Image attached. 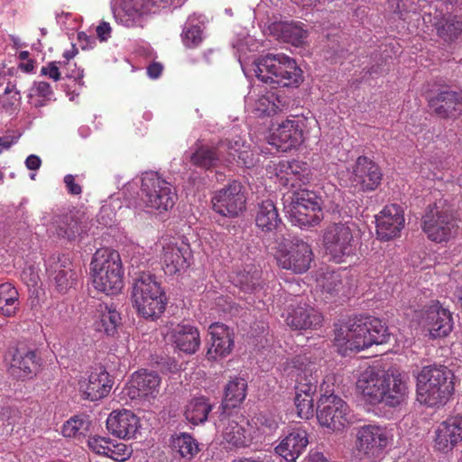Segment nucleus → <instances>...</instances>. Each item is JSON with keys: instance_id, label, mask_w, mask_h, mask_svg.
I'll list each match as a JSON object with an SVG mask.
<instances>
[{"instance_id": "obj_1", "label": "nucleus", "mask_w": 462, "mask_h": 462, "mask_svg": "<svg viewBox=\"0 0 462 462\" xmlns=\"http://www.w3.org/2000/svg\"><path fill=\"white\" fill-rule=\"evenodd\" d=\"M356 387L371 404L384 403L390 407L402 404L408 396L405 376L396 369L382 370L368 366L359 375Z\"/></svg>"}, {"instance_id": "obj_2", "label": "nucleus", "mask_w": 462, "mask_h": 462, "mask_svg": "<svg viewBox=\"0 0 462 462\" xmlns=\"http://www.w3.org/2000/svg\"><path fill=\"white\" fill-rule=\"evenodd\" d=\"M388 328L380 319L372 316H355L335 332V343L346 350L361 351L373 345L388 342Z\"/></svg>"}, {"instance_id": "obj_3", "label": "nucleus", "mask_w": 462, "mask_h": 462, "mask_svg": "<svg viewBox=\"0 0 462 462\" xmlns=\"http://www.w3.org/2000/svg\"><path fill=\"white\" fill-rule=\"evenodd\" d=\"M455 375L445 365H427L417 375L416 393L420 403L428 407L444 406L454 394Z\"/></svg>"}, {"instance_id": "obj_4", "label": "nucleus", "mask_w": 462, "mask_h": 462, "mask_svg": "<svg viewBox=\"0 0 462 462\" xmlns=\"http://www.w3.org/2000/svg\"><path fill=\"white\" fill-rule=\"evenodd\" d=\"M93 287L106 295H117L124 287L125 270L116 250L100 248L96 251L90 263Z\"/></svg>"}, {"instance_id": "obj_5", "label": "nucleus", "mask_w": 462, "mask_h": 462, "mask_svg": "<svg viewBox=\"0 0 462 462\" xmlns=\"http://www.w3.org/2000/svg\"><path fill=\"white\" fill-rule=\"evenodd\" d=\"M254 72L261 81L279 87H298L303 80L296 61L282 53H269L258 59Z\"/></svg>"}, {"instance_id": "obj_6", "label": "nucleus", "mask_w": 462, "mask_h": 462, "mask_svg": "<svg viewBox=\"0 0 462 462\" xmlns=\"http://www.w3.org/2000/svg\"><path fill=\"white\" fill-rule=\"evenodd\" d=\"M288 375L295 381V406L298 416L309 419L313 414V394L317 389L315 365L304 356H296L291 362Z\"/></svg>"}, {"instance_id": "obj_7", "label": "nucleus", "mask_w": 462, "mask_h": 462, "mask_svg": "<svg viewBox=\"0 0 462 462\" xmlns=\"http://www.w3.org/2000/svg\"><path fill=\"white\" fill-rule=\"evenodd\" d=\"M422 229L436 243L449 240L457 228L458 213L453 204L429 205L422 217Z\"/></svg>"}, {"instance_id": "obj_8", "label": "nucleus", "mask_w": 462, "mask_h": 462, "mask_svg": "<svg viewBox=\"0 0 462 462\" xmlns=\"http://www.w3.org/2000/svg\"><path fill=\"white\" fill-rule=\"evenodd\" d=\"M349 414V406L342 398L324 390L317 411V419L322 427L331 431L342 430L350 422Z\"/></svg>"}, {"instance_id": "obj_9", "label": "nucleus", "mask_w": 462, "mask_h": 462, "mask_svg": "<svg viewBox=\"0 0 462 462\" xmlns=\"http://www.w3.org/2000/svg\"><path fill=\"white\" fill-rule=\"evenodd\" d=\"M313 256L311 246L299 238L280 245L275 254L278 265L294 273L307 272L310 268Z\"/></svg>"}, {"instance_id": "obj_10", "label": "nucleus", "mask_w": 462, "mask_h": 462, "mask_svg": "<svg viewBox=\"0 0 462 462\" xmlns=\"http://www.w3.org/2000/svg\"><path fill=\"white\" fill-rule=\"evenodd\" d=\"M388 445L386 430L375 424H366L356 429L355 448L360 458L377 460Z\"/></svg>"}, {"instance_id": "obj_11", "label": "nucleus", "mask_w": 462, "mask_h": 462, "mask_svg": "<svg viewBox=\"0 0 462 462\" xmlns=\"http://www.w3.org/2000/svg\"><path fill=\"white\" fill-rule=\"evenodd\" d=\"M325 252L336 263L343 262L355 250V239L352 230L346 224L337 223L328 226L323 234Z\"/></svg>"}, {"instance_id": "obj_12", "label": "nucleus", "mask_w": 462, "mask_h": 462, "mask_svg": "<svg viewBox=\"0 0 462 462\" xmlns=\"http://www.w3.org/2000/svg\"><path fill=\"white\" fill-rule=\"evenodd\" d=\"M420 324L431 338L445 337L453 329V318L448 309L439 300H432L420 310Z\"/></svg>"}, {"instance_id": "obj_13", "label": "nucleus", "mask_w": 462, "mask_h": 462, "mask_svg": "<svg viewBox=\"0 0 462 462\" xmlns=\"http://www.w3.org/2000/svg\"><path fill=\"white\" fill-rule=\"evenodd\" d=\"M232 150L237 152L232 142L229 140L221 141L216 146L208 144H197L195 151L190 155V162L199 168L210 170L235 159L236 154Z\"/></svg>"}, {"instance_id": "obj_14", "label": "nucleus", "mask_w": 462, "mask_h": 462, "mask_svg": "<svg viewBox=\"0 0 462 462\" xmlns=\"http://www.w3.org/2000/svg\"><path fill=\"white\" fill-rule=\"evenodd\" d=\"M248 420L237 411H224L219 419L223 439L231 447L244 448L252 441Z\"/></svg>"}, {"instance_id": "obj_15", "label": "nucleus", "mask_w": 462, "mask_h": 462, "mask_svg": "<svg viewBox=\"0 0 462 462\" xmlns=\"http://www.w3.org/2000/svg\"><path fill=\"white\" fill-rule=\"evenodd\" d=\"M6 359L9 372L19 378H32L41 366V358L37 352L25 346L10 348Z\"/></svg>"}, {"instance_id": "obj_16", "label": "nucleus", "mask_w": 462, "mask_h": 462, "mask_svg": "<svg viewBox=\"0 0 462 462\" xmlns=\"http://www.w3.org/2000/svg\"><path fill=\"white\" fill-rule=\"evenodd\" d=\"M375 222L378 238L392 240L400 236L404 226V210L400 204H386L375 216Z\"/></svg>"}, {"instance_id": "obj_17", "label": "nucleus", "mask_w": 462, "mask_h": 462, "mask_svg": "<svg viewBox=\"0 0 462 462\" xmlns=\"http://www.w3.org/2000/svg\"><path fill=\"white\" fill-rule=\"evenodd\" d=\"M462 441V416H451L441 421L434 431L433 448L444 454L451 452Z\"/></svg>"}, {"instance_id": "obj_18", "label": "nucleus", "mask_w": 462, "mask_h": 462, "mask_svg": "<svg viewBox=\"0 0 462 462\" xmlns=\"http://www.w3.org/2000/svg\"><path fill=\"white\" fill-rule=\"evenodd\" d=\"M113 380L104 367H96L79 381V390L85 400L98 401L111 391Z\"/></svg>"}, {"instance_id": "obj_19", "label": "nucleus", "mask_w": 462, "mask_h": 462, "mask_svg": "<svg viewBox=\"0 0 462 462\" xmlns=\"http://www.w3.org/2000/svg\"><path fill=\"white\" fill-rule=\"evenodd\" d=\"M285 321L293 330L317 329L322 325L323 316L309 303L300 301L287 308Z\"/></svg>"}, {"instance_id": "obj_20", "label": "nucleus", "mask_w": 462, "mask_h": 462, "mask_svg": "<svg viewBox=\"0 0 462 462\" xmlns=\"http://www.w3.org/2000/svg\"><path fill=\"white\" fill-rule=\"evenodd\" d=\"M383 173L374 161L366 156H359L353 167L351 181L362 191H373L381 184Z\"/></svg>"}, {"instance_id": "obj_21", "label": "nucleus", "mask_w": 462, "mask_h": 462, "mask_svg": "<svg viewBox=\"0 0 462 462\" xmlns=\"http://www.w3.org/2000/svg\"><path fill=\"white\" fill-rule=\"evenodd\" d=\"M245 103L250 112L257 117L273 116L287 110L290 106L286 97L273 92L257 97L249 93Z\"/></svg>"}, {"instance_id": "obj_22", "label": "nucleus", "mask_w": 462, "mask_h": 462, "mask_svg": "<svg viewBox=\"0 0 462 462\" xmlns=\"http://www.w3.org/2000/svg\"><path fill=\"white\" fill-rule=\"evenodd\" d=\"M303 142L301 122L287 119L282 122L271 134L270 143L278 150L287 152L298 147Z\"/></svg>"}, {"instance_id": "obj_23", "label": "nucleus", "mask_w": 462, "mask_h": 462, "mask_svg": "<svg viewBox=\"0 0 462 462\" xmlns=\"http://www.w3.org/2000/svg\"><path fill=\"white\" fill-rule=\"evenodd\" d=\"M430 108L440 118H453L462 113V93L450 89L438 92L428 100Z\"/></svg>"}, {"instance_id": "obj_24", "label": "nucleus", "mask_w": 462, "mask_h": 462, "mask_svg": "<svg viewBox=\"0 0 462 462\" xmlns=\"http://www.w3.org/2000/svg\"><path fill=\"white\" fill-rule=\"evenodd\" d=\"M139 418L131 411H113L106 420V428L119 439H132L139 433Z\"/></svg>"}, {"instance_id": "obj_25", "label": "nucleus", "mask_w": 462, "mask_h": 462, "mask_svg": "<svg viewBox=\"0 0 462 462\" xmlns=\"http://www.w3.org/2000/svg\"><path fill=\"white\" fill-rule=\"evenodd\" d=\"M211 344L207 351L208 360H217L229 355L234 346V334L225 324L220 322L213 323L208 328Z\"/></svg>"}, {"instance_id": "obj_26", "label": "nucleus", "mask_w": 462, "mask_h": 462, "mask_svg": "<svg viewBox=\"0 0 462 462\" xmlns=\"http://www.w3.org/2000/svg\"><path fill=\"white\" fill-rule=\"evenodd\" d=\"M46 271L49 276L54 280L60 291L70 288L77 279V273L72 268V263L64 255L62 257H50L46 261Z\"/></svg>"}, {"instance_id": "obj_27", "label": "nucleus", "mask_w": 462, "mask_h": 462, "mask_svg": "<svg viewBox=\"0 0 462 462\" xmlns=\"http://www.w3.org/2000/svg\"><path fill=\"white\" fill-rule=\"evenodd\" d=\"M309 444L308 433L298 428L289 433L274 448L275 453L286 462H296Z\"/></svg>"}, {"instance_id": "obj_28", "label": "nucleus", "mask_w": 462, "mask_h": 462, "mask_svg": "<svg viewBox=\"0 0 462 462\" xmlns=\"http://www.w3.org/2000/svg\"><path fill=\"white\" fill-rule=\"evenodd\" d=\"M283 209L293 225H318L324 217L319 204H283Z\"/></svg>"}, {"instance_id": "obj_29", "label": "nucleus", "mask_w": 462, "mask_h": 462, "mask_svg": "<svg viewBox=\"0 0 462 462\" xmlns=\"http://www.w3.org/2000/svg\"><path fill=\"white\" fill-rule=\"evenodd\" d=\"M171 338L176 348L188 354H195L201 344L197 327L189 324H178L171 332Z\"/></svg>"}, {"instance_id": "obj_30", "label": "nucleus", "mask_w": 462, "mask_h": 462, "mask_svg": "<svg viewBox=\"0 0 462 462\" xmlns=\"http://www.w3.org/2000/svg\"><path fill=\"white\" fill-rule=\"evenodd\" d=\"M144 0H123L122 10L114 12L117 23L125 27H143L144 21Z\"/></svg>"}, {"instance_id": "obj_31", "label": "nucleus", "mask_w": 462, "mask_h": 462, "mask_svg": "<svg viewBox=\"0 0 462 462\" xmlns=\"http://www.w3.org/2000/svg\"><path fill=\"white\" fill-rule=\"evenodd\" d=\"M120 320V314L112 304H98L94 322L97 331L103 332L107 336H114L116 333Z\"/></svg>"}, {"instance_id": "obj_32", "label": "nucleus", "mask_w": 462, "mask_h": 462, "mask_svg": "<svg viewBox=\"0 0 462 462\" xmlns=\"http://www.w3.org/2000/svg\"><path fill=\"white\" fill-rule=\"evenodd\" d=\"M162 246V269L168 275L177 273L181 268L186 266V258L183 253V247L176 243L165 239Z\"/></svg>"}, {"instance_id": "obj_33", "label": "nucleus", "mask_w": 462, "mask_h": 462, "mask_svg": "<svg viewBox=\"0 0 462 462\" xmlns=\"http://www.w3.org/2000/svg\"><path fill=\"white\" fill-rule=\"evenodd\" d=\"M166 296L161 286L149 278L146 282V319L152 320L160 318L165 310Z\"/></svg>"}, {"instance_id": "obj_34", "label": "nucleus", "mask_w": 462, "mask_h": 462, "mask_svg": "<svg viewBox=\"0 0 462 462\" xmlns=\"http://www.w3.org/2000/svg\"><path fill=\"white\" fill-rule=\"evenodd\" d=\"M55 231L59 236L66 237L69 240L75 239L86 232V224L75 214H69L62 217H57L53 222Z\"/></svg>"}, {"instance_id": "obj_35", "label": "nucleus", "mask_w": 462, "mask_h": 462, "mask_svg": "<svg viewBox=\"0 0 462 462\" xmlns=\"http://www.w3.org/2000/svg\"><path fill=\"white\" fill-rule=\"evenodd\" d=\"M129 274L133 278V284L130 294V301L133 309L141 317L144 316V278L143 271L138 267H134V263L129 271Z\"/></svg>"}, {"instance_id": "obj_36", "label": "nucleus", "mask_w": 462, "mask_h": 462, "mask_svg": "<svg viewBox=\"0 0 462 462\" xmlns=\"http://www.w3.org/2000/svg\"><path fill=\"white\" fill-rule=\"evenodd\" d=\"M275 31L279 32V37L285 42L294 46L301 45L308 36V31L300 22H285L274 25Z\"/></svg>"}, {"instance_id": "obj_37", "label": "nucleus", "mask_w": 462, "mask_h": 462, "mask_svg": "<svg viewBox=\"0 0 462 462\" xmlns=\"http://www.w3.org/2000/svg\"><path fill=\"white\" fill-rule=\"evenodd\" d=\"M124 394L130 401V405L141 410L144 401V372L139 370L134 372L126 386L124 388Z\"/></svg>"}, {"instance_id": "obj_38", "label": "nucleus", "mask_w": 462, "mask_h": 462, "mask_svg": "<svg viewBox=\"0 0 462 462\" xmlns=\"http://www.w3.org/2000/svg\"><path fill=\"white\" fill-rule=\"evenodd\" d=\"M212 405L204 396L191 399L186 406L184 415L188 421L193 425L204 423L208 420Z\"/></svg>"}, {"instance_id": "obj_39", "label": "nucleus", "mask_w": 462, "mask_h": 462, "mask_svg": "<svg viewBox=\"0 0 462 462\" xmlns=\"http://www.w3.org/2000/svg\"><path fill=\"white\" fill-rule=\"evenodd\" d=\"M246 188L238 180L229 181L224 188L217 190L211 202H246Z\"/></svg>"}, {"instance_id": "obj_40", "label": "nucleus", "mask_w": 462, "mask_h": 462, "mask_svg": "<svg viewBox=\"0 0 462 462\" xmlns=\"http://www.w3.org/2000/svg\"><path fill=\"white\" fill-rule=\"evenodd\" d=\"M246 382L243 378H235L229 381L225 388L222 402L224 411L229 407L235 408L242 402L246 396Z\"/></svg>"}, {"instance_id": "obj_41", "label": "nucleus", "mask_w": 462, "mask_h": 462, "mask_svg": "<svg viewBox=\"0 0 462 462\" xmlns=\"http://www.w3.org/2000/svg\"><path fill=\"white\" fill-rule=\"evenodd\" d=\"M255 222L257 226L264 232H272L281 228V218L279 217L275 204H260Z\"/></svg>"}, {"instance_id": "obj_42", "label": "nucleus", "mask_w": 462, "mask_h": 462, "mask_svg": "<svg viewBox=\"0 0 462 462\" xmlns=\"http://www.w3.org/2000/svg\"><path fill=\"white\" fill-rule=\"evenodd\" d=\"M19 307V293L10 282L0 284V314L5 317L14 316Z\"/></svg>"}, {"instance_id": "obj_43", "label": "nucleus", "mask_w": 462, "mask_h": 462, "mask_svg": "<svg viewBox=\"0 0 462 462\" xmlns=\"http://www.w3.org/2000/svg\"><path fill=\"white\" fill-rule=\"evenodd\" d=\"M261 273L258 266L247 264L236 273L233 278L234 283L245 291H253L260 284Z\"/></svg>"}, {"instance_id": "obj_44", "label": "nucleus", "mask_w": 462, "mask_h": 462, "mask_svg": "<svg viewBox=\"0 0 462 462\" xmlns=\"http://www.w3.org/2000/svg\"><path fill=\"white\" fill-rule=\"evenodd\" d=\"M89 420L85 415H75L66 420L61 427V434L67 439L85 438L89 430Z\"/></svg>"}, {"instance_id": "obj_45", "label": "nucleus", "mask_w": 462, "mask_h": 462, "mask_svg": "<svg viewBox=\"0 0 462 462\" xmlns=\"http://www.w3.org/2000/svg\"><path fill=\"white\" fill-rule=\"evenodd\" d=\"M152 189L146 192L149 198V202H173L176 199L177 194L175 189L165 181L157 178L156 180H150Z\"/></svg>"}, {"instance_id": "obj_46", "label": "nucleus", "mask_w": 462, "mask_h": 462, "mask_svg": "<svg viewBox=\"0 0 462 462\" xmlns=\"http://www.w3.org/2000/svg\"><path fill=\"white\" fill-rule=\"evenodd\" d=\"M171 447L184 458H192L199 451V444L189 433H180L171 438Z\"/></svg>"}, {"instance_id": "obj_47", "label": "nucleus", "mask_w": 462, "mask_h": 462, "mask_svg": "<svg viewBox=\"0 0 462 462\" xmlns=\"http://www.w3.org/2000/svg\"><path fill=\"white\" fill-rule=\"evenodd\" d=\"M88 446L97 454L104 455L112 459H122L124 457L115 453L114 442L107 438L95 436L88 439Z\"/></svg>"}, {"instance_id": "obj_48", "label": "nucleus", "mask_w": 462, "mask_h": 462, "mask_svg": "<svg viewBox=\"0 0 462 462\" xmlns=\"http://www.w3.org/2000/svg\"><path fill=\"white\" fill-rule=\"evenodd\" d=\"M307 170L306 163L300 161H281L275 166V172L277 176L285 175L286 180H289L288 176L300 175Z\"/></svg>"}, {"instance_id": "obj_49", "label": "nucleus", "mask_w": 462, "mask_h": 462, "mask_svg": "<svg viewBox=\"0 0 462 462\" xmlns=\"http://www.w3.org/2000/svg\"><path fill=\"white\" fill-rule=\"evenodd\" d=\"M181 38L187 48H196L203 41L202 30L199 25L186 26L182 31Z\"/></svg>"}, {"instance_id": "obj_50", "label": "nucleus", "mask_w": 462, "mask_h": 462, "mask_svg": "<svg viewBox=\"0 0 462 462\" xmlns=\"http://www.w3.org/2000/svg\"><path fill=\"white\" fill-rule=\"evenodd\" d=\"M317 195L307 189H295L283 195V202H317Z\"/></svg>"}, {"instance_id": "obj_51", "label": "nucleus", "mask_w": 462, "mask_h": 462, "mask_svg": "<svg viewBox=\"0 0 462 462\" xmlns=\"http://www.w3.org/2000/svg\"><path fill=\"white\" fill-rule=\"evenodd\" d=\"M322 289L328 294H337L343 286L341 275L337 272L327 273L322 277Z\"/></svg>"}, {"instance_id": "obj_52", "label": "nucleus", "mask_w": 462, "mask_h": 462, "mask_svg": "<svg viewBox=\"0 0 462 462\" xmlns=\"http://www.w3.org/2000/svg\"><path fill=\"white\" fill-rule=\"evenodd\" d=\"M144 183V177L138 176L133 179L131 181L127 182L122 190L124 195V199L126 201H131L136 199L139 196L140 192L143 191V186Z\"/></svg>"}, {"instance_id": "obj_53", "label": "nucleus", "mask_w": 462, "mask_h": 462, "mask_svg": "<svg viewBox=\"0 0 462 462\" xmlns=\"http://www.w3.org/2000/svg\"><path fill=\"white\" fill-rule=\"evenodd\" d=\"M212 208L216 213L226 217H236L245 209V204H212Z\"/></svg>"}, {"instance_id": "obj_54", "label": "nucleus", "mask_w": 462, "mask_h": 462, "mask_svg": "<svg viewBox=\"0 0 462 462\" xmlns=\"http://www.w3.org/2000/svg\"><path fill=\"white\" fill-rule=\"evenodd\" d=\"M33 96L43 97L45 100H52L53 91L48 82L35 81L30 89L29 97Z\"/></svg>"}, {"instance_id": "obj_55", "label": "nucleus", "mask_w": 462, "mask_h": 462, "mask_svg": "<svg viewBox=\"0 0 462 462\" xmlns=\"http://www.w3.org/2000/svg\"><path fill=\"white\" fill-rule=\"evenodd\" d=\"M255 424L259 430L264 434H271L278 428V422L272 415L259 414L256 417Z\"/></svg>"}, {"instance_id": "obj_56", "label": "nucleus", "mask_w": 462, "mask_h": 462, "mask_svg": "<svg viewBox=\"0 0 462 462\" xmlns=\"http://www.w3.org/2000/svg\"><path fill=\"white\" fill-rule=\"evenodd\" d=\"M161 378L156 373H146V398H155L160 391Z\"/></svg>"}, {"instance_id": "obj_57", "label": "nucleus", "mask_w": 462, "mask_h": 462, "mask_svg": "<svg viewBox=\"0 0 462 462\" xmlns=\"http://www.w3.org/2000/svg\"><path fill=\"white\" fill-rule=\"evenodd\" d=\"M58 64H61V61H51L46 66H42L41 69V75L46 76L49 79L58 81L60 79V71Z\"/></svg>"}, {"instance_id": "obj_58", "label": "nucleus", "mask_w": 462, "mask_h": 462, "mask_svg": "<svg viewBox=\"0 0 462 462\" xmlns=\"http://www.w3.org/2000/svg\"><path fill=\"white\" fill-rule=\"evenodd\" d=\"M18 418V411L10 407L3 409L0 413V423L2 426H12L15 424Z\"/></svg>"}, {"instance_id": "obj_59", "label": "nucleus", "mask_w": 462, "mask_h": 462, "mask_svg": "<svg viewBox=\"0 0 462 462\" xmlns=\"http://www.w3.org/2000/svg\"><path fill=\"white\" fill-rule=\"evenodd\" d=\"M114 214L109 206H102L99 214L97 215V222L103 226H109L113 221Z\"/></svg>"}, {"instance_id": "obj_60", "label": "nucleus", "mask_w": 462, "mask_h": 462, "mask_svg": "<svg viewBox=\"0 0 462 462\" xmlns=\"http://www.w3.org/2000/svg\"><path fill=\"white\" fill-rule=\"evenodd\" d=\"M64 183L68 192L71 195H79L82 192L81 186L75 182V177L68 174L64 177Z\"/></svg>"}, {"instance_id": "obj_61", "label": "nucleus", "mask_w": 462, "mask_h": 462, "mask_svg": "<svg viewBox=\"0 0 462 462\" xmlns=\"http://www.w3.org/2000/svg\"><path fill=\"white\" fill-rule=\"evenodd\" d=\"M111 26L107 22H101L97 27V35L101 42H106L111 37Z\"/></svg>"}, {"instance_id": "obj_62", "label": "nucleus", "mask_w": 462, "mask_h": 462, "mask_svg": "<svg viewBox=\"0 0 462 462\" xmlns=\"http://www.w3.org/2000/svg\"><path fill=\"white\" fill-rule=\"evenodd\" d=\"M185 0H146V8L148 5L156 7L180 6Z\"/></svg>"}, {"instance_id": "obj_63", "label": "nucleus", "mask_w": 462, "mask_h": 462, "mask_svg": "<svg viewBox=\"0 0 462 462\" xmlns=\"http://www.w3.org/2000/svg\"><path fill=\"white\" fill-rule=\"evenodd\" d=\"M163 71V66L160 62L153 61L148 67H146L147 75L152 79H158Z\"/></svg>"}, {"instance_id": "obj_64", "label": "nucleus", "mask_w": 462, "mask_h": 462, "mask_svg": "<svg viewBox=\"0 0 462 462\" xmlns=\"http://www.w3.org/2000/svg\"><path fill=\"white\" fill-rule=\"evenodd\" d=\"M26 168L30 171H37L42 165V160L38 155L31 154L24 162Z\"/></svg>"}]
</instances>
